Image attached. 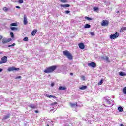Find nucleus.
<instances>
[{
    "label": "nucleus",
    "instance_id": "nucleus-17",
    "mask_svg": "<svg viewBox=\"0 0 126 126\" xmlns=\"http://www.w3.org/2000/svg\"><path fill=\"white\" fill-rule=\"evenodd\" d=\"M103 60H105V61H106V62H110V60H109V57H108V56H105L103 57Z\"/></svg>",
    "mask_w": 126,
    "mask_h": 126
},
{
    "label": "nucleus",
    "instance_id": "nucleus-48",
    "mask_svg": "<svg viewBox=\"0 0 126 126\" xmlns=\"http://www.w3.org/2000/svg\"><path fill=\"white\" fill-rule=\"evenodd\" d=\"M16 8H20V7H19V6H16Z\"/></svg>",
    "mask_w": 126,
    "mask_h": 126
},
{
    "label": "nucleus",
    "instance_id": "nucleus-6",
    "mask_svg": "<svg viewBox=\"0 0 126 126\" xmlns=\"http://www.w3.org/2000/svg\"><path fill=\"white\" fill-rule=\"evenodd\" d=\"M7 70L9 72H10V71H14V70L18 71V70H19V68H16L15 67H9L8 68Z\"/></svg>",
    "mask_w": 126,
    "mask_h": 126
},
{
    "label": "nucleus",
    "instance_id": "nucleus-2",
    "mask_svg": "<svg viewBox=\"0 0 126 126\" xmlns=\"http://www.w3.org/2000/svg\"><path fill=\"white\" fill-rule=\"evenodd\" d=\"M63 54L64 56L67 57L69 60H72V55H71V54H70L68 51L65 50L63 51Z\"/></svg>",
    "mask_w": 126,
    "mask_h": 126
},
{
    "label": "nucleus",
    "instance_id": "nucleus-7",
    "mask_svg": "<svg viewBox=\"0 0 126 126\" xmlns=\"http://www.w3.org/2000/svg\"><path fill=\"white\" fill-rule=\"evenodd\" d=\"M105 101L108 105H110L111 107H112V106H113V105H114V102H113V101H112L108 98L105 99Z\"/></svg>",
    "mask_w": 126,
    "mask_h": 126
},
{
    "label": "nucleus",
    "instance_id": "nucleus-53",
    "mask_svg": "<svg viewBox=\"0 0 126 126\" xmlns=\"http://www.w3.org/2000/svg\"><path fill=\"white\" fill-rule=\"evenodd\" d=\"M116 13H120L119 11H117Z\"/></svg>",
    "mask_w": 126,
    "mask_h": 126
},
{
    "label": "nucleus",
    "instance_id": "nucleus-11",
    "mask_svg": "<svg viewBox=\"0 0 126 126\" xmlns=\"http://www.w3.org/2000/svg\"><path fill=\"white\" fill-rule=\"evenodd\" d=\"M24 24L25 25H26V24H27V18L26 17V15H24Z\"/></svg>",
    "mask_w": 126,
    "mask_h": 126
},
{
    "label": "nucleus",
    "instance_id": "nucleus-32",
    "mask_svg": "<svg viewBox=\"0 0 126 126\" xmlns=\"http://www.w3.org/2000/svg\"><path fill=\"white\" fill-rule=\"evenodd\" d=\"M99 9V8L95 7L94 8V11H97V10H98Z\"/></svg>",
    "mask_w": 126,
    "mask_h": 126
},
{
    "label": "nucleus",
    "instance_id": "nucleus-28",
    "mask_svg": "<svg viewBox=\"0 0 126 126\" xmlns=\"http://www.w3.org/2000/svg\"><path fill=\"white\" fill-rule=\"evenodd\" d=\"M71 107H75L76 106V103H70Z\"/></svg>",
    "mask_w": 126,
    "mask_h": 126
},
{
    "label": "nucleus",
    "instance_id": "nucleus-9",
    "mask_svg": "<svg viewBox=\"0 0 126 126\" xmlns=\"http://www.w3.org/2000/svg\"><path fill=\"white\" fill-rule=\"evenodd\" d=\"M44 96H46V97H47V98H53V99H57V97L53 95H50L48 94H44Z\"/></svg>",
    "mask_w": 126,
    "mask_h": 126
},
{
    "label": "nucleus",
    "instance_id": "nucleus-49",
    "mask_svg": "<svg viewBox=\"0 0 126 126\" xmlns=\"http://www.w3.org/2000/svg\"><path fill=\"white\" fill-rule=\"evenodd\" d=\"M3 54L2 52H0V55H2Z\"/></svg>",
    "mask_w": 126,
    "mask_h": 126
},
{
    "label": "nucleus",
    "instance_id": "nucleus-18",
    "mask_svg": "<svg viewBox=\"0 0 126 126\" xmlns=\"http://www.w3.org/2000/svg\"><path fill=\"white\" fill-rule=\"evenodd\" d=\"M86 88H87V86H83L82 87H80L81 90H85Z\"/></svg>",
    "mask_w": 126,
    "mask_h": 126
},
{
    "label": "nucleus",
    "instance_id": "nucleus-22",
    "mask_svg": "<svg viewBox=\"0 0 126 126\" xmlns=\"http://www.w3.org/2000/svg\"><path fill=\"white\" fill-rule=\"evenodd\" d=\"M85 19H86L87 20H88L89 21H90V20H92V18H89L87 16L85 17Z\"/></svg>",
    "mask_w": 126,
    "mask_h": 126
},
{
    "label": "nucleus",
    "instance_id": "nucleus-14",
    "mask_svg": "<svg viewBox=\"0 0 126 126\" xmlns=\"http://www.w3.org/2000/svg\"><path fill=\"white\" fill-rule=\"evenodd\" d=\"M60 6H61V7H69L70 5L69 4H61Z\"/></svg>",
    "mask_w": 126,
    "mask_h": 126
},
{
    "label": "nucleus",
    "instance_id": "nucleus-41",
    "mask_svg": "<svg viewBox=\"0 0 126 126\" xmlns=\"http://www.w3.org/2000/svg\"><path fill=\"white\" fill-rule=\"evenodd\" d=\"M10 41H11V38H9V39H7V41L8 42V43L9 42H10Z\"/></svg>",
    "mask_w": 126,
    "mask_h": 126
},
{
    "label": "nucleus",
    "instance_id": "nucleus-38",
    "mask_svg": "<svg viewBox=\"0 0 126 126\" xmlns=\"http://www.w3.org/2000/svg\"><path fill=\"white\" fill-rule=\"evenodd\" d=\"M90 34L91 35V36H94V35H95V33L94 32H91Z\"/></svg>",
    "mask_w": 126,
    "mask_h": 126
},
{
    "label": "nucleus",
    "instance_id": "nucleus-37",
    "mask_svg": "<svg viewBox=\"0 0 126 126\" xmlns=\"http://www.w3.org/2000/svg\"><path fill=\"white\" fill-rule=\"evenodd\" d=\"M65 13L66 14H68L70 13V11H66L65 12Z\"/></svg>",
    "mask_w": 126,
    "mask_h": 126
},
{
    "label": "nucleus",
    "instance_id": "nucleus-12",
    "mask_svg": "<svg viewBox=\"0 0 126 126\" xmlns=\"http://www.w3.org/2000/svg\"><path fill=\"white\" fill-rule=\"evenodd\" d=\"M10 117V114H7L6 115H4L3 120H7V119H9Z\"/></svg>",
    "mask_w": 126,
    "mask_h": 126
},
{
    "label": "nucleus",
    "instance_id": "nucleus-27",
    "mask_svg": "<svg viewBox=\"0 0 126 126\" xmlns=\"http://www.w3.org/2000/svg\"><path fill=\"white\" fill-rule=\"evenodd\" d=\"M104 82V80L101 79L100 82L98 83V85H102V83Z\"/></svg>",
    "mask_w": 126,
    "mask_h": 126
},
{
    "label": "nucleus",
    "instance_id": "nucleus-21",
    "mask_svg": "<svg viewBox=\"0 0 126 126\" xmlns=\"http://www.w3.org/2000/svg\"><path fill=\"white\" fill-rule=\"evenodd\" d=\"M118 110L119 111V112H123V111H124V109H123V107H122V106L119 107Z\"/></svg>",
    "mask_w": 126,
    "mask_h": 126
},
{
    "label": "nucleus",
    "instance_id": "nucleus-1",
    "mask_svg": "<svg viewBox=\"0 0 126 126\" xmlns=\"http://www.w3.org/2000/svg\"><path fill=\"white\" fill-rule=\"evenodd\" d=\"M57 69V66H51L44 71L45 73H51Z\"/></svg>",
    "mask_w": 126,
    "mask_h": 126
},
{
    "label": "nucleus",
    "instance_id": "nucleus-46",
    "mask_svg": "<svg viewBox=\"0 0 126 126\" xmlns=\"http://www.w3.org/2000/svg\"><path fill=\"white\" fill-rule=\"evenodd\" d=\"M3 37L1 35H0V41L2 39Z\"/></svg>",
    "mask_w": 126,
    "mask_h": 126
},
{
    "label": "nucleus",
    "instance_id": "nucleus-15",
    "mask_svg": "<svg viewBox=\"0 0 126 126\" xmlns=\"http://www.w3.org/2000/svg\"><path fill=\"white\" fill-rule=\"evenodd\" d=\"M119 75H120V76H126V73H125V72H120Z\"/></svg>",
    "mask_w": 126,
    "mask_h": 126
},
{
    "label": "nucleus",
    "instance_id": "nucleus-29",
    "mask_svg": "<svg viewBox=\"0 0 126 126\" xmlns=\"http://www.w3.org/2000/svg\"><path fill=\"white\" fill-rule=\"evenodd\" d=\"M60 1H61L63 3H65V2H67L66 0H60Z\"/></svg>",
    "mask_w": 126,
    "mask_h": 126
},
{
    "label": "nucleus",
    "instance_id": "nucleus-45",
    "mask_svg": "<svg viewBox=\"0 0 126 126\" xmlns=\"http://www.w3.org/2000/svg\"><path fill=\"white\" fill-rule=\"evenodd\" d=\"M55 85V84L54 83H52L51 85V86H52V87H54Z\"/></svg>",
    "mask_w": 126,
    "mask_h": 126
},
{
    "label": "nucleus",
    "instance_id": "nucleus-51",
    "mask_svg": "<svg viewBox=\"0 0 126 126\" xmlns=\"http://www.w3.org/2000/svg\"><path fill=\"white\" fill-rule=\"evenodd\" d=\"M120 126H124L123 124H120Z\"/></svg>",
    "mask_w": 126,
    "mask_h": 126
},
{
    "label": "nucleus",
    "instance_id": "nucleus-16",
    "mask_svg": "<svg viewBox=\"0 0 126 126\" xmlns=\"http://www.w3.org/2000/svg\"><path fill=\"white\" fill-rule=\"evenodd\" d=\"M36 33H37V30H34L33 31H32V36H35V35H36Z\"/></svg>",
    "mask_w": 126,
    "mask_h": 126
},
{
    "label": "nucleus",
    "instance_id": "nucleus-26",
    "mask_svg": "<svg viewBox=\"0 0 126 126\" xmlns=\"http://www.w3.org/2000/svg\"><path fill=\"white\" fill-rule=\"evenodd\" d=\"M10 26H17V24H16V23H13L10 24Z\"/></svg>",
    "mask_w": 126,
    "mask_h": 126
},
{
    "label": "nucleus",
    "instance_id": "nucleus-33",
    "mask_svg": "<svg viewBox=\"0 0 126 126\" xmlns=\"http://www.w3.org/2000/svg\"><path fill=\"white\" fill-rule=\"evenodd\" d=\"M14 46H15V43H13V44H11V45H9L8 47L9 48H10L11 47H14Z\"/></svg>",
    "mask_w": 126,
    "mask_h": 126
},
{
    "label": "nucleus",
    "instance_id": "nucleus-10",
    "mask_svg": "<svg viewBox=\"0 0 126 126\" xmlns=\"http://www.w3.org/2000/svg\"><path fill=\"white\" fill-rule=\"evenodd\" d=\"M78 46L80 49H82V50H83V49L85 48V46L84 45V44L83 43H79Z\"/></svg>",
    "mask_w": 126,
    "mask_h": 126
},
{
    "label": "nucleus",
    "instance_id": "nucleus-44",
    "mask_svg": "<svg viewBox=\"0 0 126 126\" xmlns=\"http://www.w3.org/2000/svg\"><path fill=\"white\" fill-rule=\"evenodd\" d=\"M123 30H123V29L121 28L120 30V33H122Z\"/></svg>",
    "mask_w": 126,
    "mask_h": 126
},
{
    "label": "nucleus",
    "instance_id": "nucleus-36",
    "mask_svg": "<svg viewBox=\"0 0 126 126\" xmlns=\"http://www.w3.org/2000/svg\"><path fill=\"white\" fill-rule=\"evenodd\" d=\"M3 10H4V11L6 12V11H7V10H8V9L7 8H6V7H4L3 8Z\"/></svg>",
    "mask_w": 126,
    "mask_h": 126
},
{
    "label": "nucleus",
    "instance_id": "nucleus-20",
    "mask_svg": "<svg viewBox=\"0 0 126 126\" xmlns=\"http://www.w3.org/2000/svg\"><path fill=\"white\" fill-rule=\"evenodd\" d=\"M10 28H11V30H13L14 31H17V30H18L17 28H15L14 27H11Z\"/></svg>",
    "mask_w": 126,
    "mask_h": 126
},
{
    "label": "nucleus",
    "instance_id": "nucleus-3",
    "mask_svg": "<svg viewBox=\"0 0 126 126\" xmlns=\"http://www.w3.org/2000/svg\"><path fill=\"white\" fill-rule=\"evenodd\" d=\"M119 32H116L115 34L110 35V39L114 40V39H116V38H118V37H119Z\"/></svg>",
    "mask_w": 126,
    "mask_h": 126
},
{
    "label": "nucleus",
    "instance_id": "nucleus-42",
    "mask_svg": "<svg viewBox=\"0 0 126 126\" xmlns=\"http://www.w3.org/2000/svg\"><path fill=\"white\" fill-rule=\"evenodd\" d=\"M57 105V102H55L52 103V106H54V105Z\"/></svg>",
    "mask_w": 126,
    "mask_h": 126
},
{
    "label": "nucleus",
    "instance_id": "nucleus-34",
    "mask_svg": "<svg viewBox=\"0 0 126 126\" xmlns=\"http://www.w3.org/2000/svg\"><path fill=\"white\" fill-rule=\"evenodd\" d=\"M81 80H85V76H82L81 77Z\"/></svg>",
    "mask_w": 126,
    "mask_h": 126
},
{
    "label": "nucleus",
    "instance_id": "nucleus-39",
    "mask_svg": "<svg viewBox=\"0 0 126 126\" xmlns=\"http://www.w3.org/2000/svg\"><path fill=\"white\" fill-rule=\"evenodd\" d=\"M20 78H21V76H19L18 77H16L15 79H20Z\"/></svg>",
    "mask_w": 126,
    "mask_h": 126
},
{
    "label": "nucleus",
    "instance_id": "nucleus-40",
    "mask_svg": "<svg viewBox=\"0 0 126 126\" xmlns=\"http://www.w3.org/2000/svg\"><path fill=\"white\" fill-rule=\"evenodd\" d=\"M19 3H23V0H19Z\"/></svg>",
    "mask_w": 126,
    "mask_h": 126
},
{
    "label": "nucleus",
    "instance_id": "nucleus-8",
    "mask_svg": "<svg viewBox=\"0 0 126 126\" xmlns=\"http://www.w3.org/2000/svg\"><path fill=\"white\" fill-rule=\"evenodd\" d=\"M88 66H91L92 67H93V68H95V67L96 66V63H95V62H91L88 64Z\"/></svg>",
    "mask_w": 126,
    "mask_h": 126
},
{
    "label": "nucleus",
    "instance_id": "nucleus-24",
    "mask_svg": "<svg viewBox=\"0 0 126 126\" xmlns=\"http://www.w3.org/2000/svg\"><path fill=\"white\" fill-rule=\"evenodd\" d=\"M3 44H6V43H8L7 39H3Z\"/></svg>",
    "mask_w": 126,
    "mask_h": 126
},
{
    "label": "nucleus",
    "instance_id": "nucleus-23",
    "mask_svg": "<svg viewBox=\"0 0 126 126\" xmlns=\"http://www.w3.org/2000/svg\"><path fill=\"white\" fill-rule=\"evenodd\" d=\"M85 28H90L91 26L90 25L88 24H86L85 26H84Z\"/></svg>",
    "mask_w": 126,
    "mask_h": 126
},
{
    "label": "nucleus",
    "instance_id": "nucleus-4",
    "mask_svg": "<svg viewBox=\"0 0 126 126\" xmlns=\"http://www.w3.org/2000/svg\"><path fill=\"white\" fill-rule=\"evenodd\" d=\"M6 62H7V57L3 56L0 61V64H2L4 63H6Z\"/></svg>",
    "mask_w": 126,
    "mask_h": 126
},
{
    "label": "nucleus",
    "instance_id": "nucleus-30",
    "mask_svg": "<svg viewBox=\"0 0 126 126\" xmlns=\"http://www.w3.org/2000/svg\"><path fill=\"white\" fill-rule=\"evenodd\" d=\"M10 36L12 38H14V34H13V32H10Z\"/></svg>",
    "mask_w": 126,
    "mask_h": 126
},
{
    "label": "nucleus",
    "instance_id": "nucleus-31",
    "mask_svg": "<svg viewBox=\"0 0 126 126\" xmlns=\"http://www.w3.org/2000/svg\"><path fill=\"white\" fill-rule=\"evenodd\" d=\"M23 41H26V42H27V41H28V37H26L24 38Z\"/></svg>",
    "mask_w": 126,
    "mask_h": 126
},
{
    "label": "nucleus",
    "instance_id": "nucleus-25",
    "mask_svg": "<svg viewBox=\"0 0 126 126\" xmlns=\"http://www.w3.org/2000/svg\"><path fill=\"white\" fill-rule=\"evenodd\" d=\"M123 93L124 94H126V87H124L123 89Z\"/></svg>",
    "mask_w": 126,
    "mask_h": 126
},
{
    "label": "nucleus",
    "instance_id": "nucleus-54",
    "mask_svg": "<svg viewBox=\"0 0 126 126\" xmlns=\"http://www.w3.org/2000/svg\"><path fill=\"white\" fill-rule=\"evenodd\" d=\"M50 111H54V109H51Z\"/></svg>",
    "mask_w": 126,
    "mask_h": 126
},
{
    "label": "nucleus",
    "instance_id": "nucleus-47",
    "mask_svg": "<svg viewBox=\"0 0 126 126\" xmlns=\"http://www.w3.org/2000/svg\"><path fill=\"white\" fill-rule=\"evenodd\" d=\"M2 70H3V69H2L0 68V72H2Z\"/></svg>",
    "mask_w": 126,
    "mask_h": 126
},
{
    "label": "nucleus",
    "instance_id": "nucleus-35",
    "mask_svg": "<svg viewBox=\"0 0 126 126\" xmlns=\"http://www.w3.org/2000/svg\"><path fill=\"white\" fill-rule=\"evenodd\" d=\"M50 124H50V125L47 124V126H49V125H50V126H53V121H50Z\"/></svg>",
    "mask_w": 126,
    "mask_h": 126
},
{
    "label": "nucleus",
    "instance_id": "nucleus-43",
    "mask_svg": "<svg viewBox=\"0 0 126 126\" xmlns=\"http://www.w3.org/2000/svg\"><path fill=\"white\" fill-rule=\"evenodd\" d=\"M122 29H123V30H126V27L122 28Z\"/></svg>",
    "mask_w": 126,
    "mask_h": 126
},
{
    "label": "nucleus",
    "instance_id": "nucleus-52",
    "mask_svg": "<svg viewBox=\"0 0 126 126\" xmlns=\"http://www.w3.org/2000/svg\"><path fill=\"white\" fill-rule=\"evenodd\" d=\"M70 74V75H71V76L73 75V73H71Z\"/></svg>",
    "mask_w": 126,
    "mask_h": 126
},
{
    "label": "nucleus",
    "instance_id": "nucleus-5",
    "mask_svg": "<svg viewBox=\"0 0 126 126\" xmlns=\"http://www.w3.org/2000/svg\"><path fill=\"white\" fill-rule=\"evenodd\" d=\"M109 21L108 20H103L102 22V23H101V26H108L109 25Z\"/></svg>",
    "mask_w": 126,
    "mask_h": 126
},
{
    "label": "nucleus",
    "instance_id": "nucleus-19",
    "mask_svg": "<svg viewBox=\"0 0 126 126\" xmlns=\"http://www.w3.org/2000/svg\"><path fill=\"white\" fill-rule=\"evenodd\" d=\"M59 89V90H66V88L65 87L60 86Z\"/></svg>",
    "mask_w": 126,
    "mask_h": 126
},
{
    "label": "nucleus",
    "instance_id": "nucleus-50",
    "mask_svg": "<svg viewBox=\"0 0 126 126\" xmlns=\"http://www.w3.org/2000/svg\"><path fill=\"white\" fill-rule=\"evenodd\" d=\"M35 113H39V111L38 110H36Z\"/></svg>",
    "mask_w": 126,
    "mask_h": 126
},
{
    "label": "nucleus",
    "instance_id": "nucleus-13",
    "mask_svg": "<svg viewBox=\"0 0 126 126\" xmlns=\"http://www.w3.org/2000/svg\"><path fill=\"white\" fill-rule=\"evenodd\" d=\"M28 107H29V108H31V109H36V106L33 104H30L28 105Z\"/></svg>",
    "mask_w": 126,
    "mask_h": 126
}]
</instances>
